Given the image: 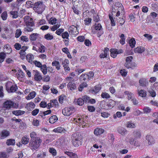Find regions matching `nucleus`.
<instances>
[{
  "instance_id": "ddd939ff",
  "label": "nucleus",
  "mask_w": 158,
  "mask_h": 158,
  "mask_svg": "<svg viewBox=\"0 0 158 158\" xmlns=\"http://www.w3.org/2000/svg\"><path fill=\"white\" fill-rule=\"evenodd\" d=\"M113 102V100H111V102L109 103L106 102L104 101L102 102V104H103V105L102 106V108L103 109L106 110L112 108L113 107V105H111L110 104V103Z\"/></svg>"
},
{
  "instance_id": "412c9836",
  "label": "nucleus",
  "mask_w": 158,
  "mask_h": 158,
  "mask_svg": "<svg viewBox=\"0 0 158 158\" xmlns=\"http://www.w3.org/2000/svg\"><path fill=\"white\" fill-rule=\"evenodd\" d=\"M117 130L118 132L122 135H124L127 133V130L124 128L121 127H118Z\"/></svg>"
},
{
  "instance_id": "13d9d810",
  "label": "nucleus",
  "mask_w": 158,
  "mask_h": 158,
  "mask_svg": "<svg viewBox=\"0 0 158 158\" xmlns=\"http://www.w3.org/2000/svg\"><path fill=\"white\" fill-rule=\"evenodd\" d=\"M109 16L111 21V26H115V23L113 19V16H112L111 15H109Z\"/></svg>"
},
{
  "instance_id": "69168bd1",
  "label": "nucleus",
  "mask_w": 158,
  "mask_h": 158,
  "mask_svg": "<svg viewBox=\"0 0 158 158\" xmlns=\"http://www.w3.org/2000/svg\"><path fill=\"white\" fill-rule=\"evenodd\" d=\"M143 110L144 113L148 114L151 112V110L149 107H145L144 108Z\"/></svg>"
},
{
  "instance_id": "338daca9",
  "label": "nucleus",
  "mask_w": 158,
  "mask_h": 158,
  "mask_svg": "<svg viewBox=\"0 0 158 158\" xmlns=\"http://www.w3.org/2000/svg\"><path fill=\"white\" fill-rule=\"evenodd\" d=\"M56 19L55 18H51L49 20V23L53 25L56 23Z\"/></svg>"
},
{
  "instance_id": "a18cd8bd",
  "label": "nucleus",
  "mask_w": 158,
  "mask_h": 158,
  "mask_svg": "<svg viewBox=\"0 0 158 158\" xmlns=\"http://www.w3.org/2000/svg\"><path fill=\"white\" fill-rule=\"evenodd\" d=\"M44 38L47 40H51L53 38V36L49 33H47L44 36Z\"/></svg>"
},
{
  "instance_id": "393cba45",
  "label": "nucleus",
  "mask_w": 158,
  "mask_h": 158,
  "mask_svg": "<svg viewBox=\"0 0 158 158\" xmlns=\"http://www.w3.org/2000/svg\"><path fill=\"white\" fill-rule=\"evenodd\" d=\"M145 50L144 47L142 46H139L135 48L134 49L135 52L141 53L144 51Z\"/></svg>"
},
{
  "instance_id": "a878e982",
  "label": "nucleus",
  "mask_w": 158,
  "mask_h": 158,
  "mask_svg": "<svg viewBox=\"0 0 158 158\" xmlns=\"http://www.w3.org/2000/svg\"><path fill=\"white\" fill-rule=\"evenodd\" d=\"M64 153L69 156L70 158H78L77 155L75 153L66 151L64 152Z\"/></svg>"
},
{
  "instance_id": "1a4fd4ad",
  "label": "nucleus",
  "mask_w": 158,
  "mask_h": 158,
  "mask_svg": "<svg viewBox=\"0 0 158 158\" xmlns=\"http://www.w3.org/2000/svg\"><path fill=\"white\" fill-rule=\"evenodd\" d=\"M94 28L96 30L99 31L98 34V36L100 37L102 34H103V32L102 29V26L100 24L96 23L94 26Z\"/></svg>"
},
{
  "instance_id": "7ed1b4c3",
  "label": "nucleus",
  "mask_w": 158,
  "mask_h": 158,
  "mask_svg": "<svg viewBox=\"0 0 158 158\" xmlns=\"http://www.w3.org/2000/svg\"><path fill=\"white\" fill-rule=\"evenodd\" d=\"M33 9L36 12L40 14L44 10V5L41 2H36L34 5Z\"/></svg>"
},
{
  "instance_id": "b1692460",
  "label": "nucleus",
  "mask_w": 158,
  "mask_h": 158,
  "mask_svg": "<svg viewBox=\"0 0 158 158\" xmlns=\"http://www.w3.org/2000/svg\"><path fill=\"white\" fill-rule=\"evenodd\" d=\"M16 76L17 78L19 80L25 77V75L21 69H19L16 74Z\"/></svg>"
},
{
  "instance_id": "423d86ee",
  "label": "nucleus",
  "mask_w": 158,
  "mask_h": 158,
  "mask_svg": "<svg viewBox=\"0 0 158 158\" xmlns=\"http://www.w3.org/2000/svg\"><path fill=\"white\" fill-rule=\"evenodd\" d=\"M14 104V102L11 100H7L3 103V106L7 109L12 107Z\"/></svg>"
},
{
  "instance_id": "2eb2a0df",
  "label": "nucleus",
  "mask_w": 158,
  "mask_h": 158,
  "mask_svg": "<svg viewBox=\"0 0 158 158\" xmlns=\"http://www.w3.org/2000/svg\"><path fill=\"white\" fill-rule=\"evenodd\" d=\"M10 134V132L6 130H3L0 133V138L1 139H4L8 136Z\"/></svg>"
},
{
  "instance_id": "f03ea898",
  "label": "nucleus",
  "mask_w": 158,
  "mask_h": 158,
  "mask_svg": "<svg viewBox=\"0 0 158 158\" xmlns=\"http://www.w3.org/2000/svg\"><path fill=\"white\" fill-rule=\"evenodd\" d=\"M72 140L73 145L76 147H78L81 141V137L78 133H75L72 135Z\"/></svg>"
},
{
  "instance_id": "3c124183",
  "label": "nucleus",
  "mask_w": 158,
  "mask_h": 158,
  "mask_svg": "<svg viewBox=\"0 0 158 158\" xmlns=\"http://www.w3.org/2000/svg\"><path fill=\"white\" fill-rule=\"evenodd\" d=\"M9 155L5 152H0V158H8Z\"/></svg>"
},
{
  "instance_id": "4d7b16f0",
  "label": "nucleus",
  "mask_w": 158,
  "mask_h": 158,
  "mask_svg": "<svg viewBox=\"0 0 158 158\" xmlns=\"http://www.w3.org/2000/svg\"><path fill=\"white\" fill-rule=\"evenodd\" d=\"M6 54L4 52H1L0 53V63L2 62L5 58Z\"/></svg>"
},
{
  "instance_id": "6e6d98bb",
  "label": "nucleus",
  "mask_w": 158,
  "mask_h": 158,
  "mask_svg": "<svg viewBox=\"0 0 158 158\" xmlns=\"http://www.w3.org/2000/svg\"><path fill=\"white\" fill-rule=\"evenodd\" d=\"M115 19L117 21L118 23H119L121 26L125 22V20L123 18H118L116 17Z\"/></svg>"
},
{
  "instance_id": "c85d7f7f",
  "label": "nucleus",
  "mask_w": 158,
  "mask_h": 158,
  "mask_svg": "<svg viewBox=\"0 0 158 158\" xmlns=\"http://www.w3.org/2000/svg\"><path fill=\"white\" fill-rule=\"evenodd\" d=\"M67 87L69 89L71 90H73L76 89L75 85L74 83L72 82H69L68 85Z\"/></svg>"
},
{
  "instance_id": "6ab92c4d",
  "label": "nucleus",
  "mask_w": 158,
  "mask_h": 158,
  "mask_svg": "<svg viewBox=\"0 0 158 158\" xmlns=\"http://www.w3.org/2000/svg\"><path fill=\"white\" fill-rule=\"evenodd\" d=\"M109 49L107 48H105L104 51L100 55L101 58H107L109 55Z\"/></svg>"
},
{
  "instance_id": "09e8293b",
  "label": "nucleus",
  "mask_w": 158,
  "mask_h": 158,
  "mask_svg": "<svg viewBox=\"0 0 158 158\" xmlns=\"http://www.w3.org/2000/svg\"><path fill=\"white\" fill-rule=\"evenodd\" d=\"M22 32L20 29H17L15 34V37L17 38H19L21 35Z\"/></svg>"
},
{
  "instance_id": "9b49d317",
  "label": "nucleus",
  "mask_w": 158,
  "mask_h": 158,
  "mask_svg": "<svg viewBox=\"0 0 158 158\" xmlns=\"http://www.w3.org/2000/svg\"><path fill=\"white\" fill-rule=\"evenodd\" d=\"M146 142L149 145H152L154 144L155 140L152 135H148L146 137Z\"/></svg>"
},
{
  "instance_id": "de8ad7c7",
  "label": "nucleus",
  "mask_w": 158,
  "mask_h": 158,
  "mask_svg": "<svg viewBox=\"0 0 158 158\" xmlns=\"http://www.w3.org/2000/svg\"><path fill=\"white\" fill-rule=\"evenodd\" d=\"M87 86V83L84 82L82 83L80 85L79 88H78V90L80 91H82L83 89L84 88L86 87Z\"/></svg>"
},
{
  "instance_id": "a19ab883",
  "label": "nucleus",
  "mask_w": 158,
  "mask_h": 158,
  "mask_svg": "<svg viewBox=\"0 0 158 158\" xmlns=\"http://www.w3.org/2000/svg\"><path fill=\"white\" fill-rule=\"evenodd\" d=\"M46 48L42 44H40L38 49V52L43 53L45 52Z\"/></svg>"
},
{
  "instance_id": "39448f33",
  "label": "nucleus",
  "mask_w": 158,
  "mask_h": 158,
  "mask_svg": "<svg viewBox=\"0 0 158 158\" xmlns=\"http://www.w3.org/2000/svg\"><path fill=\"white\" fill-rule=\"evenodd\" d=\"M116 7H112V12L111 14H109V15H111L112 16H114V14L116 13L118 10H119L120 7L121 8H123V7H121L122 4L119 3H116L115 5Z\"/></svg>"
},
{
  "instance_id": "ea45409f",
  "label": "nucleus",
  "mask_w": 158,
  "mask_h": 158,
  "mask_svg": "<svg viewBox=\"0 0 158 158\" xmlns=\"http://www.w3.org/2000/svg\"><path fill=\"white\" fill-rule=\"evenodd\" d=\"M15 143V140L12 139H8L6 142V144L7 145H14Z\"/></svg>"
},
{
  "instance_id": "0e129e2a",
  "label": "nucleus",
  "mask_w": 158,
  "mask_h": 158,
  "mask_svg": "<svg viewBox=\"0 0 158 158\" xmlns=\"http://www.w3.org/2000/svg\"><path fill=\"white\" fill-rule=\"evenodd\" d=\"M46 156V153L44 152H41L38 154L37 155L38 158H44Z\"/></svg>"
},
{
  "instance_id": "6e6552de",
  "label": "nucleus",
  "mask_w": 158,
  "mask_h": 158,
  "mask_svg": "<svg viewBox=\"0 0 158 158\" xmlns=\"http://www.w3.org/2000/svg\"><path fill=\"white\" fill-rule=\"evenodd\" d=\"M77 27L74 25L70 26L69 28V32L74 35H76L79 33L77 31Z\"/></svg>"
},
{
  "instance_id": "e2e57ef3",
  "label": "nucleus",
  "mask_w": 158,
  "mask_h": 158,
  "mask_svg": "<svg viewBox=\"0 0 158 158\" xmlns=\"http://www.w3.org/2000/svg\"><path fill=\"white\" fill-rule=\"evenodd\" d=\"M101 96L103 98H108L110 97L109 94L106 92L102 93Z\"/></svg>"
},
{
  "instance_id": "864d4df0",
  "label": "nucleus",
  "mask_w": 158,
  "mask_h": 158,
  "mask_svg": "<svg viewBox=\"0 0 158 158\" xmlns=\"http://www.w3.org/2000/svg\"><path fill=\"white\" fill-rule=\"evenodd\" d=\"M127 128H134L135 127V125L132 122L129 121L127 123Z\"/></svg>"
},
{
  "instance_id": "c9c22d12",
  "label": "nucleus",
  "mask_w": 158,
  "mask_h": 158,
  "mask_svg": "<svg viewBox=\"0 0 158 158\" xmlns=\"http://www.w3.org/2000/svg\"><path fill=\"white\" fill-rule=\"evenodd\" d=\"M75 102L76 104H77L79 106H82L84 103V102L83 98H79L77 99H75Z\"/></svg>"
},
{
  "instance_id": "aec40b11",
  "label": "nucleus",
  "mask_w": 158,
  "mask_h": 158,
  "mask_svg": "<svg viewBox=\"0 0 158 158\" xmlns=\"http://www.w3.org/2000/svg\"><path fill=\"white\" fill-rule=\"evenodd\" d=\"M110 56L113 57H115L117 54L120 53V51H118L116 49H112L110 50Z\"/></svg>"
},
{
  "instance_id": "473e14b6",
  "label": "nucleus",
  "mask_w": 158,
  "mask_h": 158,
  "mask_svg": "<svg viewBox=\"0 0 158 158\" xmlns=\"http://www.w3.org/2000/svg\"><path fill=\"white\" fill-rule=\"evenodd\" d=\"M138 93L139 96L143 98L146 97L147 95L146 92L144 89H141L138 91Z\"/></svg>"
},
{
  "instance_id": "dca6fc26",
  "label": "nucleus",
  "mask_w": 158,
  "mask_h": 158,
  "mask_svg": "<svg viewBox=\"0 0 158 158\" xmlns=\"http://www.w3.org/2000/svg\"><path fill=\"white\" fill-rule=\"evenodd\" d=\"M105 131L102 128L97 127L96 128L94 131V134L96 136L100 135L103 134Z\"/></svg>"
},
{
  "instance_id": "c756f323",
  "label": "nucleus",
  "mask_w": 158,
  "mask_h": 158,
  "mask_svg": "<svg viewBox=\"0 0 158 158\" xmlns=\"http://www.w3.org/2000/svg\"><path fill=\"white\" fill-rule=\"evenodd\" d=\"M36 93L34 91L31 92L26 97L27 100H30L33 98L35 96Z\"/></svg>"
},
{
  "instance_id": "a211bd4d",
  "label": "nucleus",
  "mask_w": 158,
  "mask_h": 158,
  "mask_svg": "<svg viewBox=\"0 0 158 158\" xmlns=\"http://www.w3.org/2000/svg\"><path fill=\"white\" fill-rule=\"evenodd\" d=\"M33 73L34 75V78L37 81H40L42 79V77L40 73L37 71H34Z\"/></svg>"
},
{
  "instance_id": "603ef678",
  "label": "nucleus",
  "mask_w": 158,
  "mask_h": 158,
  "mask_svg": "<svg viewBox=\"0 0 158 158\" xmlns=\"http://www.w3.org/2000/svg\"><path fill=\"white\" fill-rule=\"evenodd\" d=\"M122 116V115L121 112L118 111L116 113V114H114L113 115V118L114 119H116L117 117L118 118H121Z\"/></svg>"
},
{
  "instance_id": "5701e85b",
  "label": "nucleus",
  "mask_w": 158,
  "mask_h": 158,
  "mask_svg": "<svg viewBox=\"0 0 158 158\" xmlns=\"http://www.w3.org/2000/svg\"><path fill=\"white\" fill-rule=\"evenodd\" d=\"M101 88L100 85H97L94 87V89H91L90 91L93 94H95L98 93L101 89Z\"/></svg>"
},
{
  "instance_id": "f257e3e1",
  "label": "nucleus",
  "mask_w": 158,
  "mask_h": 158,
  "mask_svg": "<svg viewBox=\"0 0 158 158\" xmlns=\"http://www.w3.org/2000/svg\"><path fill=\"white\" fill-rule=\"evenodd\" d=\"M42 142L40 138H37L36 140H30L28 147L32 150H35L39 148Z\"/></svg>"
},
{
  "instance_id": "f8f14e48",
  "label": "nucleus",
  "mask_w": 158,
  "mask_h": 158,
  "mask_svg": "<svg viewBox=\"0 0 158 158\" xmlns=\"http://www.w3.org/2000/svg\"><path fill=\"white\" fill-rule=\"evenodd\" d=\"M85 116L82 115L81 117L78 118H76L74 119V121L77 123H78L79 124H81L83 126H85L86 123L84 121V117Z\"/></svg>"
},
{
  "instance_id": "58836bf2",
  "label": "nucleus",
  "mask_w": 158,
  "mask_h": 158,
  "mask_svg": "<svg viewBox=\"0 0 158 158\" xmlns=\"http://www.w3.org/2000/svg\"><path fill=\"white\" fill-rule=\"evenodd\" d=\"M12 113L16 116L23 114L25 113V111L21 110H17L13 111Z\"/></svg>"
},
{
  "instance_id": "4be33fe9",
  "label": "nucleus",
  "mask_w": 158,
  "mask_h": 158,
  "mask_svg": "<svg viewBox=\"0 0 158 158\" xmlns=\"http://www.w3.org/2000/svg\"><path fill=\"white\" fill-rule=\"evenodd\" d=\"M34 25H26V26L24 28V31L27 32L32 31L34 30Z\"/></svg>"
},
{
  "instance_id": "cd10ccee",
  "label": "nucleus",
  "mask_w": 158,
  "mask_h": 158,
  "mask_svg": "<svg viewBox=\"0 0 158 158\" xmlns=\"http://www.w3.org/2000/svg\"><path fill=\"white\" fill-rule=\"evenodd\" d=\"M30 135L31 138L30 140H36L37 138H40V137L37 136L36 133L34 131L31 133Z\"/></svg>"
},
{
  "instance_id": "052dcab7",
  "label": "nucleus",
  "mask_w": 158,
  "mask_h": 158,
  "mask_svg": "<svg viewBox=\"0 0 158 158\" xmlns=\"http://www.w3.org/2000/svg\"><path fill=\"white\" fill-rule=\"evenodd\" d=\"M92 19L90 18H86L84 20V23L86 25H88L91 22Z\"/></svg>"
},
{
  "instance_id": "2f4dec72",
  "label": "nucleus",
  "mask_w": 158,
  "mask_h": 158,
  "mask_svg": "<svg viewBox=\"0 0 158 158\" xmlns=\"http://www.w3.org/2000/svg\"><path fill=\"white\" fill-rule=\"evenodd\" d=\"M29 139L27 135L23 136L21 139L22 143L23 144H27L29 142Z\"/></svg>"
},
{
  "instance_id": "f3484780",
  "label": "nucleus",
  "mask_w": 158,
  "mask_h": 158,
  "mask_svg": "<svg viewBox=\"0 0 158 158\" xmlns=\"http://www.w3.org/2000/svg\"><path fill=\"white\" fill-rule=\"evenodd\" d=\"M53 131L55 133L64 134L65 133L66 131L64 128L60 127L54 129Z\"/></svg>"
},
{
  "instance_id": "79ce46f5",
  "label": "nucleus",
  "mask_w": 158,
  "mask_h": 158,
  "mask_svg": "<svg viewBox=\"0 0 158 158\" xmlns=\"http://www.w3.org/2000/svg\"><path fill=\"white\" fill-rule=\"evenodd\" d=\"M88 76L86 74H82L80 77V81H85L88 80Z\"/></svg>"
},
{
  "instance_id": "680f3d73",
  "label": "nucleus",
  "mask_w": 158,
  "mask_h": 158,
  "mask_svg": "<svg viewBox=\"0 0 158 158\" xmlns=\"http://www.w3.org/2000/svg\"><path fill=\"white\" fill-rule=\"evenodd\" d=\"M49 152L53 156H55L56 154V151L53 148H50L49 149Z\"/></svg>"
},
{
  "instance_id": "7c9ffc66",
  "label": "nucleus",
  "mask_w": 158,
  "mask_h": 158,
  "mask_svg": "<svg viewBox=\"0 0 158 158\" xmlns=\"http://www.w3.org/2000/svg\"><path fill=\"white\" fill-rule=\"evenodd\" d=\"M58 119L56 115H53L51 116L49 119V122L51 123H54L56 122Z\"/></svg>"
},
{
  "instance_id": "8fccbe9b",
  "label": "nucleus",
  "mask_w": 158,
  "mask_h": 158,
  "mask_svg": "<svg viewBox=\"0 0 158 158\" xmlns=\"http://www.w3.org/2000/svg\"><path fill=\"white\" fill-rule=\"evenodd\" d=\"M121 39L119 41L120 43L122 45L125 44V39L124 38L125 35L123 34H122L120 36Z\"/></svg>"
},
{
  "instance_id": "4c0bfd02",
  "label": "nucleus",
  "mask_w": 158,
  "mask_h": 158,
  "mask_svg": "<svg viewBox=\"0 0 158 158\" xmlns=\"http://www.w3.org/2000/svg\"><path fill=\"white\" fill-rule=\"evenodd\" d=\"M124 93L125 95H127V96L129 100H131V99H132V98L134 97V94L129 91H125L124 92Z\"/></svg>"
},
{
  "instance_id": "bb28decb",
  "label": "nucleus",
  "mask_w": 158,
  "mask_h": 158,
  "mask_svg": "<svg viewBox=\"0 0 158 158\" xmlns=\"http://www.w3.org/2000/svg\"><path fill=\"white\" fill-rule=\"evenodd\" d=\"M40 35L37 33L31 34L29 37L30 39L32 41H35L36 40Z\"/></svg>"
},
{
  "instance_id": "0eeeda50",
  "label": "nucleus",
  "mask_w": 158,
  "mask_h": 158,
  "mask_svg": "<svg viewBox=\"0 0 158 158\" xmlns=\"http://www.w3.org/2000/svg\"><path fill=\"white\" fill-rule=\"evenodd\" d=\"M24 21L26 25H34L33 19L28 16H26L24 18Z\"/></svg>"
},
{
  "instance_id": "5fc2aeb1",
  "label": "nucleus",
  "mask_w": 158,
  "mask_h": 158,
  "mask_svg": "<svg viewBox=\"0 0 158 158\" xmlns=\"http://www.w3.org/2000/svg\"><path fill=\"white\" fill-rule=\"evenodd\" d=\"M1 17L3 20H5L7 17V13L6 11L3 12L1 14Z\"/></svg>"
},
{
  "instance_id": "49530a36",
  "label": "nucleus",
  "mask_w": 158,
  "mask_h": 158,
  "mask_svg": "<svg viewBox=\"0 0 158 158\" xmlns=\"http://www.w3.org/2000/svg\"><path fill=\"white\" fill-rule=\"evenodd\" d=\"M41 70L44 74H46L47 73V66L45 64H43L40 67Z\"/></svg>"
},
{
  "instance_id": "9d476101",
  "label": "nucleus",
  "mask_w": 158,
  "mask_h": 158,
  "mask_svg": "<svg viewBox=\"0 0 158 158\" xmlns=\"http://www.w3.org/2000/svg\"><path fill=\"white\" fill-rule=\"evenodd\" d=\"M124 141L127 144L133 145L135 139L131 135H128L125 138Z\"/></svg>"
},
{
  "instance_id": "c03bdc74",
  "label": "nucleus",
  "mask_w": 158,
  "mask_h": 158,
  "mask_svg": "<svg viewBox=\"0 0 158 158\" xmlns=\"http://www.w3.org/2000/svg\"><path fill=\"white\" fill-rule=\"evenodd\" d=\"M10 14L13 18H16L19 16V15L17 11H12L10 12Z\"/></svg>"
},
{
  "instance_id": "e433bc0d",
  "label": "nucleus",
  "mask_w": 158,
  "mask_h": 158,
  "mask_svg": "<svg viewBox=\"0 0 158 158\" xmlns=\"http://www.w3.org/2000/svg\"><path fill=\"white\" fill-rule=\"evenodd\" d=\"M35 105L34 103L32 102H30L26 105V107L29 110H31L32 109L35 107Z\"/></svg>"
},
{
  "instance_id": "bf43d9fd",
  "label": "nucleus",
  "mask_w": 158,
  "mask_h": 158,
  "mask_svg": "<svg viewBox=\"0 0 158 158\" xmlns=\"http://www.w3.org/2000/svg\"><path fill=\"white\" fill-rule=\"evenodd\" d=\"M46 21L44 19H41L38 21L37 22V25L39 26L42 25L46 24Z\"/></svg>"
},
{
  "instance_id": "774afa93",
  "label": "nucleus",
  "mask_w": 158,
  "mask_h": 158,
  "mask_svg": "<svg viewBox=\"0 0 158 158\" xmlns=\"http://www.w3.org/2000/svg\"><path fill=\"white\" fill-rule=\"evenodd\" d=\"M133 134L134 136L136 138H138L140 137V133L139 131H135L133 133Z\"/></svg>"
},
{
  "instance_id": "f704fd0d",
  "label": "nucleus",
  "mask_w": 158,
  "mask_h": 158,
  "mask_svg": "<svg viewBox=\"0 0 158 158\" xmlns=\"http://www.w3.org/2000/svg\"><path fill=\"white\" fill-rule=\"evenodd\" d=\"M52 65L56 67V69L59 70L60 69V65L59 62L56 60L54 61L52 63Z\"/></svg>"
},
{
  "instance_id": "37998d69",
  "label": "nucleus",
  "mask_w": 158,
  "mask_h": 158,
  "mask_svg": "<svg viewBox=\"0 0 158 158\" xmlns=\"http://www.w3.org/2000/svg\"><path fill=\"white\" fill-rule=\"evenodd\" d=\"M135 43L136 42L134 39H131L129 41V44L132 48H133L135 47Z\"/></svg>"
},
{
  "instance_id": "72a5a7b5",
  "label": "nucleus",
  "mask_w": 158,
  "mask_h": 158,
  "mask_svg": "<svg viewBox=\"0 0 158 158\" xmlns=\"http://www.w3.org/2000/svg\"><path fill=\"white\" fill-rule=\"evenodd\" d=\"M27 61L31 64H32L34 59V56L31 54H27L26 56Z\"/></svg>"
},
{
  "instance_id": "20e7f679",
  "label": "nucleus",
  "mask_w": 158,
  "mask_h": 158,
  "mask_svg": "<svg viewBox=\"0 0 158 158\" xmlns=\"http://www.w3.org/2000/svg\"><path fill=\"white\" fill-rule=\"evenodd\" d=\"M75 111V109L73 107H70L65 108L62 110V114L65 116H69Z\"/></svg>"
},
{
  "instance_id": "4468645a",
  "label": "nucleus",
  "mask_w": 158,
  "mask_h": 158,
  "mask_svg": "<svg viewBox=\"0 0 158 158\" xmlns=\"http://www.w3.org/2000/svg\"><path fill=\"white\" fill-rule=\"evenodd\" d=\"M140 86L142 87H146L148 85V80L145 78H141L139 80Z\"/></svg>"
}]
</instances>
